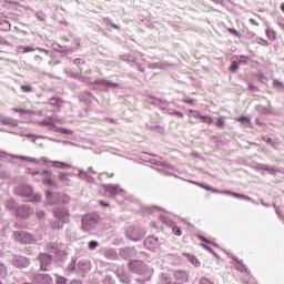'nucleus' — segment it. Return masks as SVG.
Returning a JSON list of instances; mask_svg holds the SVG:
<instances>
[{"instance_id":"obj_1","label":"nucleus","mask_w":284,"mask_h":284,"mask_svg":"<svg viewBox=\"0 0 284 284\" xmlns=\"http://www.w3.org/2000/svg\"><path fill=\"white\" fill-rule=\"evenodd\" d=\"M97 215L94 214H87L82 217V230L83 232H90L97 227Z\"/></svg>"},{"instance_id":"obj_2","label":"nucleus","mask_w":284,"mask_h":284,"mask_svg":"<svg viewBox=\"0 0 284 284\" xmlns=\"http://www.w3.org/2000/svg\"><path fill=\"white\" fill-rule=\"evenodd\" d=\"M53 216L54 219L62 221V223H70V211H68V209L55 207L53 210Z\"/></svg>"},{"instance_id":"obj_3","label":"nucleus","mask_w":284,"mask_h":284,"mask_svg":"<svg viewBox=\"0 0 284 284\" xmlns=\"http://www.w3.org/2000/svg\"><path fill=\"white\" fill-rule=\"evenodd\" d=\"M13 236L18 243H32V241H34L32 235L26 232H16Z\"/></svg>"},{"instance_id":"obj_4","label":"nucleus","mask_w":284,"mask_h":284,"mask_svg":"<svg viewBox=\"0 0 284 284\" xmlns=\"http://www.w3.org/2000/svg\"><path fill=\"white\" fill-rule=\"evenodd\" d=\"M144 247H146V250H150L151 252H154L159 248V240L154 236L146 237L144 241Z\"/></svg>"},{"instance_id":"obj_5","label":"nucleus","mask_w":284,"mask_h":284,"mask_svg":"<svg viewBox=\"0 0 284 284\" xmlns=\"http://www.w3.org/2000/svg\"><path fill=\"white\" fill-rule=\"evenodd\" d=\"M129 267L132 272H135V274H141V272L145 270V263L134 260L129 263Z\"/></svg>"},{"instance_id":"obj_6","label":"nucleus","mask_w":284,"mask_h":284,"mask_svg":"<svg viewBox=\"0 0 284 284\" xmlns=\"http://www.w3.org/2000/svg\"><path fill=\"white\" fill-rule=\"evenodd\" d=\"M34 280L38 284H52V277L48 274H38L34 276Z\"/></svg>"},{"instance_id":"obj_7","label":"nucleus","mask_w":284,"mask_h":284,"mask_svg":"<svg viewBox=\"0 0 284 284\" xmlns=\"http://www.w3.org/2000/svg\"><path fill=\"white\" fill-rule=\"evenodd\" d=\"M17 193L19 196H24L27 199H30L32 196V187L31 186H20L17 190Z\"/></svg>"},{"instance_id":"obj_8","label":"nucleus","mask_w":284,"mask_h":284,"mask_svg":"<svg viewBox=\"0 0 284 284\" xmlns=\"http://www.w3.org/2000/svg\"><path fill=\"white\" fill-rule=\"evenodd\" d=\"M39 258H40V263H41V270H45V268H43V266L50 265V262L52 261V256H50V254H48V253L40 254Z\"/></svg>"},{"instance_id":"obj_9","label":"nucleus","mask_w":284,"mask_h":284,"mask_svg":"<svg viewBox=\"0 0 284 284\" xmlns=\"http://www.w3.org/2000/svg\"><path fill=\"white\" fill-rule=\"evenodd\" d=\"M13 265H16V267H19L21 270L23 267H28V265H30V261L26 257H20L13 261Z\"/></svg>"},{"instance_id":"obj_10","label":"nucleus","mask_w":284,"mask_h":284,"mask_svg":"<svg viewBox=\"0 0 284 284\" xmlns=\"http://www.w3.org/2000/svg\"><path fill=\"white\" fill-rule=\"evenodd\" d=\"M217 191L219 194H227L229 196H234V199H242L243 201H250V197L247 195H241L239 193H234L232 191Z\"/></svg>"},{"instance_id":"obj_11","label":"nucleus","mask_w":284,"mask_h":284,"mask_svg":"<svg viewBox=\"0 0 284 284\" xmlns=\"http://www.w3.org/2000/svg\"><path fill=\"white\" fill-rule=\"evenodd\" d=\"M49 104H51L52 108H61V105H63V99H61V98H51L49 100Z\"/></svg>"},{"instance_id":"obj_12","label":"nucleus","mask_w":284,"mask_h":284,"mask_svg":"<svg viewBox=\"0 0 284 284\" xmlns=\"http://www.w3.org/2000/svg\"><path fill=\"white\" fill-rule=\"evenodd\" d=\"M196 119L202 120V123H206V125H212V123H214V120L210 115H201V114H199L196 116Z\"/></svg>"},{"instance_id":"obj_13","label":"nucleus","mask_w":284,"mask_h":284,"mask_svg":"<svg viewBox=\"0 0 284 284\" xmlns=\"http://www.w3.org/2000/svg\"><path fill=\"white\" fill-rule=\"evenodd\" d=\"M265 34L270 41H276V31L272 29H266Z\"/></svg>"},{"instance_id":"obj_14","label":"nucleus","mask_w":284,"mask_h":284,"mask_svg":"<svg viewBox=\"0 0 284 284\" xmlns=\"http://www.w3.org/2000/svg\"><path fill=\"white\" fill-rule=\"evenodd\" d=\"M18 52H22L23 54H26L28 52H34V48L20 45V47H18Z\"/></svg>"},{"instance_id":"obj_15","label":"nucleus","mask_w":284,"mask_h":284,"mask_svg":"<svg viewBox=\"0 0 284 284\" xmlns=\"http://www.w3.org/2000/svg\"><path fill=\"white\" fill-rule=\"evenodd\" d=\"M59 179L64 185H70V179H68V174L60 173Z\"/></svg>"},{"instance_id":"obj_16","label":"nucleus","mask_w":284,"mask_h":284,"mask_svg":"<svg viewBox=\"0 0 284 284\" xmlns=\"http://www.w3.org/2000/svg\"><path fill=\"white\" fill-rule=\"evenodd\" d=\"M51 229H52V230H57V231L63 230V224H61V223L58 222V221H53V222H51Z\"/></svg>"},{"instance_id":"obj_17","label":"nucleus","mask_w":284,"mask_h":284,"mask_svg":"<svg viewBox=\"0 0 284 284\" xmlns=\"http://www.w3.org/2000/svg\"><path fill=\"white\" fill-rule=\"evenodd\" d=\"M1 123H2L3 125H17V123L14 122L13 119H8V118L2 119V120H1Z\"/></svg>"},{"instance_id":"obj_18","label":"nucleus","mask_w":284,"mask_h":284,"mask_svg":"<svg viewBox=\"0 0 284 284\" xmlns=\"http://www.w3.org/2000/svg\"><path fill=\"white\" fill-rule=\"evenodd\" d=\"M172 230H173V234L175 235V236H182V234H183V231H181V227H179V226H176V225H172Z\"/></svg>"},{"instance_id":"obj_19","label":"nucleus","mask_w":284,"mask_h":284,"mask_svg":"<svg viewBox=\"0 0 284 284\" xmlns=\"http://www.w3.org/2000/svg\"><path fill=\"white\" fill-rule=\"evenodd\" d=\"M42 183H43L44 185H52V187H57V183H55L54 181H52V179H50V178L44 179V180L42 181Z\"/></svg>"},{"instance_id":"obj_20","label":"nucleus","mask_w":284,"mask_h":284,"mask_svg":"<svg viewBox=\"0 0 284 284\" xmlns=\"http://www.w3.org/2000/svg\"><path fill=\"white\" fill-rule=\"evenodd\" d=\"M215 125L216 128H225V120L223 118H217Z\"/></svg>"},{"instance_id":"obj_21","label":"nucleus","mask_w":284,"mask_h":284,"mask_svg":"<svg viewBox=\"0 0 284 284\" xmlns=\"http://www.w3.org/2000/svg\"><path fill=\"white\" fill-rule=\"evenodd\" d=\"M273 87L276 88L277 90H284V84H283V82H281V81H278V80H274Z\"/></svg>"},{"instance_id":"obj_22","label":"nucleus","mask_w":284,"mask_h":284,"mask_svg":"<svg viewBox=\"0 0 284 284\" xmlns=\"http://www.w3.org/2000/svg\"><path fill=\"white\" fill-rule=\"evenodd\" d=\"M227 32H230V34H233V37L241 38V33L236 29L229 28Z\"/></svg>"},{"instance_id":"obj_23","label":"nucleus","mask_w":284,"mask_h":284,"mask_svg":"<svg viewBox=\"0 0 284 284\" xmlns=\"http://www.w3.org/2000/svg\"><path fill=\"white\" fill-rule=\"evenodd\" d=\"M97 247H99V242L97 241L89 242V250H97Z\"/></svg>"},{"instance_id":"obj_24","label":"nucleus","mask_w":284,"mask_h":284,"mask_svg":"<svg viewBox=\"0 0 284 284\" xmlns=\"http://www.w3.org/2000/svg\"><path fill=\"white\" fill-rule=\"evenodd\" d=\"M57 284H68V280H65V277L63 276H58L55 280Z\"/></svg>"},{"instance_id":"obj_25","label":"nucleus","mask_w":284,"mask_h":284,"mask_svg":"<svg viewBox=\"0 0 284 284\" xmlns=\"http://www.w3.org/2000/svg\"><path fill=\"white\" fill-rule=\"evenodd\" d=\"M190 262L192 263V265H195V267H199L201 265V262L196 257H191Z\"/></svg>"},{"instance_id":"obj_26","label":"nucleus","mask_w":284,"mask_h":284,"mask_svg":"<svg viewBox=\"0 0 284 284\" xmlns=\"http://www.w3.org/2000/svg\"><path fill=\"white\" fill-rule=\"evenodd\" d=\"M240 123H250V118L242 115L237 119Z\"/></svg>"},{"instance_id":"obj_27","label":"nucleus","mask_w":284,"mask_h":284,"mask_svg":"<svg viewBox=\"0 0 284 284\" xmlns=\"http://www.w3.org/2000/svg\"><path fill=\"white\" fill-rule=\"evenodd\" d=\"M21 210H26L27 214H22V216H30V214H32V210H30V207H20L19 212H21Z\"/></svg>"},{"instance_id":"obj_28","label":"nucleus","mask_w":284,"mask_h":284,"mask_svg":"<svg viewBox=\"0 0 284 284\" xmlns=\"http://www.w3.org/2000/svg\"><path fill=\"white\" fill-rule=\"evenodd\" d=\"M33 203H40L41 202V195L36 194L31 197V200Z\"/></svg>"},{"instance_id":"obj_29","label":"nucleus","mask_w":284,"mask_h":284,"mask_svg":"<svg viewBox=\"0 0 284 284\" xmlns=\"http://www.w3.org/2000/svg\"><path fill=\"white\" fill-rule=\"evenodd\" d=\"M22 92H32V85H21Z\"/></svg>"},{"instance_id":"obj_30","label":"nucleus","mask_w":284,"mask_h":284,"mask_svg":"<svg viewBox=\"0 0 284 284\" xmlns=\"http://www.w3.org/2000/svg\"><path fill=\"white\" fill-rule=\"evenodd\" d=\"M257 43L260 45H270V42H267V40H265L263 38H258Z\"/></svg>"},{"instance_id":"obj_31","label":"nucleus","mask_w":284,"mask_h":284,"mask_svg":"<svg viewBox=\"0 0 284 284\" xmlns=\"http://www.w3.org/2000/svg\"><path fill=\"white\" fill-rule=\"evenodd\" d=\"M231 72H236V70H239V63L233 62L230 67Z\"/></svg>"},{"instance_id":"obj_32","label":"nucleus","mask_w":284,"mask_h":284,"mask_svg":"<svg viewBox=\"0 0 284 284\" xmlns=\"http://www.w3.org/2000/svg\"><path fill=\"white\" fill-rule=\"evenodd\" d=\"M59 132H60L61 134H72V130H70V129H63V128H61V129L59 130Z\"/></svg>"},{"instance_id":"obj_33","label":"nucleus","mask_w":284,"mask_h":284,"mask_svg":"<svg viewBox=\"0 0 284 284\" xmlns=\"http://www.w3.org/2000/svg\"><path fill=\"white\" fill-rule=\"evenodd\" d=\"M37 216H38V219H44L45 217V211H38Z\"/></svg>"},{"instance_id":"obj_34","label":"nucleus","mask_w":284,"mask_h":284,"mask_svg":"<svg viewBox=\"0 0 284 284\" xmlns=\"http://www.w3.org/2000/svg\"><path fill=\"white\" fill-rule=\"evenodd\" d=\"M183 103H187L189 105H194V100L193 99H184Z\"/></svg>"},{"instance_id":"obj_35","label":"nucleus","mask_w":284,"mask_h":284,"mask_svg":"<svg viewBox=\"0 0 284 284\" xmlns=\"http://www.w3.org/2000/svg\"><path fill=\"white\" fill-rule=\"evenodd\" d=\"M171 114H172V116H179L180 119H183V113H181L180 111H175Z\"/></svg>"},{"instance_id":"obj_36","label":"nucleus","mask_w":284,"mask_h":284,"mask_svg":"<svg viewBox=\"0 0 284 284\" xmlns=\"http://www.w3.org/2000/svg\"><path fill=\"white\" fill-rule=\"evenodd\" d=\"M104 83H106V85H111V88H119L118 83H112L110 81H104Z\"/></svg>"},{"instance_id":"obj_37","label":"nucleus","mask_w":284,"mask_h":284,"mask_svg":"<svg viewBox=\"0 0 284 284\" xmlns=\"http://www.w3.org/2000/svg\"><path fill=\"white\" fill-rule=\"evenodd\" d=\"M13 112H18V113H20V114H26L27 113V111L26 110H23V109H13Z\"/></svg>"},{"instance_id":"obj_38","label":"nucleus","mask_w":284,"mask_h":284,"mask_svg":"<svg viewBox=\"0 0 284 284\" xmlns=\"http://www.w3.org/2000/svg\"><path fill=\"white\" fill-rule=\"evenodd\" d=\"M110 26H111V28H113L114 30H121V27H119V24L111 23Z\"/></svg>"},{"instance_id":"obj_39","label":"nucleus","mask_w":284,"mask_h":284,"mask_svg":"<svg viewBox=\"0 0 284 284\" xmlns=\"http://www.w3.org/2000/svg\"><path fill=\"white\" fill-rule=\"evenodd\" d=\"M262 139H263V141H265L266 143H268V145H272V143H274V142H272L271 138H267L266 140H265V138H262Z\"/></svg>"},{"instance_id":"obj_40","label":"nucleus","mask_w":284,"mask_h":284,"mask_svg":"<svg viewBox=\"0 0 284 284\" xmlns=\"http://www.w3.org/2000/svg\"><path fill=\"white\" fill-rule=\"evenodd\" d=\"M62 199H63V203H69L70 201V197H68L67 195H63Z\"/></svg>"},{"instance_id":"obj_41","label":"nucleus","mask_w":284,"mask_h":284,"mask_svg":"<svg viewBox=\"0 0 284 284\" xmlns=\"http://www.w3.org/2000/svg\"><path fill=\"white\" fill-rule=\"evenodd\" d=\"M99 204L103 205V207H110V204H105V202H103V201H100Z\"/></svg>"},{"instance_id":"obj_42","label":"nucleus","mask_w":284,"mask_h":284,"mask_svg":"<svg viewBox=\"0 0 284 284\" xmlns=\"http://www.w3.org/2000/svg\"><path fill=\"white\" fill-rule=\"evenodd\" d=\"M43 123V125H52V122H47V121H44V122H42Z\"/></svg>"},{"instance_id":"obj_43","label":"nucleus","mask_w":284,"mask_h":284,"mask_svg":"<svg viewBox=\"0 0 284 284\" xmlns=\"http://www.w3.org/2000/svg\"><path fill=\"white\" fill-rule=\"evenodd\" d=\"M280 28L284 29V21L283 22H278Z\"/></svg>"},{"instance_id":"obj_44","label":"nucleus","mask_w":284,"mask_h":284,"mask_svg":"<svg viewBox=\"0 0 284 284\" xmlns=\"http://www.w3.org/2000/svg\"><path fill=\"white\" fill-rule=\"evenodd\" d=\"M20 159H21L22 161L30 160V158H26V156H20Z\"/></svg>"},{"instance_id":"obj_45","label":"nucleus","mask_w":284,"mask_h":284,"mask_svg":"<svg viewBox=\"0 0 284 284\" xmlns=\"http://www.w3.org/2000/svg\"><path fill=\"white\" fill-rule=\"evenodd\" d=\"M50 196H52V193L47 192V199H50Z\"/></svg>"},{"instance_id":"obj_46","label":"nucleus","mask_w":284,"mask_h":284,"mask_svg":"<svg viewBox=\"0 0 284 284\" xmlns=\"http://www.w3.org/2000/svg\"><path fill=\"white\" fill-rule=\"evenodd\" d=\"M281 10H282V12H284V2L281 3Z\"/></svg>"},{"instance_id":"obj_47","label":"nucleus","mask_w":284,"mask_h":284,"mask_svg":"<svg viewBox=\"0 0 284 284\" xmlns=\"http://www.w3.org/2000/svg\"><path fill=\"white\" fill-rule=\"evenodd\" d=\"M42 173H44V174H51V172L48 171V170L43 171Z\"/></svg>"},{"instance_id":"obj_48","label":"nucleus","mask_w":284,"mask_h":284,"mask_svg":"<svg viewBox=\"0 0 284 284\" xmlns=\"http://www.w3.org/2000/svg\"><path fill=\"white\" fill-rule=\"evenodd\" d=\"M248 89H250V90H253V89H254V87L250 85V87H248Z\"/></svg>"},{"instance_id":"obj_49","label":"nucleus","mask_w":284,"mask_h":284,"mask_svg":"<svg viewBox=\"0 0 284 284\" xmlns=\"http://www.w3.org/2000/svg\"><path fill=\"white\" fill-rule=\"evenodd\" d=\"M205 190H210V187H205Z\"/></svg>"}]
</instances>
